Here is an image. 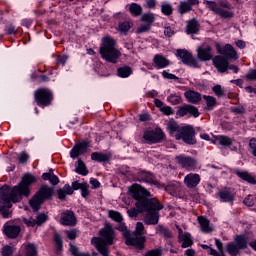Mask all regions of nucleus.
Returning a JSON list of instances; mask_svg holds the SVG:
<instances>
[{"label": "nucleus", "instance_id": "nucleus-1", "mask_svg": "<svg viewBox=\"0 0 256 256\" xmlns=\"http://www.w3.org/2000/svg\"><path fill=\"white\" fill-rule=\"evenodd\" d=\"M33 183H37V178L31 173H26L22 177L21 182L13 188L7 186L0 187V191H2L0 198L4 205L0 206V212L3 211L5 207L11 209V207H13L12 203H19L23 197H30Z\"/></svg>", "mask_w": 256, "mask_h": 256}, {"label": "nucleus", "instance_id": "nucleus-2", "mask_svg": "<svg viewBox=\"0 0 256 256\" xmlns=\"http://www.w3.org/2000/svg\"><path fill=\"white\" fill-rule=\"evenodd\" d=\"M100 237H93L91 245L103 256H109V245L115 241V230L111 224H105L104 228L99 231Z\"/></svg>", "mask_w": 256, "mask_h": 256}, {"label": "nucleus", "instance_id": "nucleus-3", "mask_svg": "<svg viewBox=\"0 0 256 256\" xmlns=\"http://www.w3.org/2000/svg\"><path fill=\"white\" fill-rule=\"evenodd\" d=\"M136 209H138L140 213H145L144 223L146 225H157L160 217L159 211L163 209V205L159 203V200H150L136 203Z\"/></svg>", "mask_w": 256, "mask_h": 256}, {"label": "nucleus", "instance_id": "nucleus-4", "mask_svg": "<svg viewBox=\"0 0 256 256\" xmlns=\"http://www.w3.org/2000/svg\"><path fill=\"white\" fill-rule=\"evenodd\" d=\"M100 55L108 63L117 64L121 57V51L117 49V41L109 36L104 37L100 47Z\"/></svg>", "mask_w": 256, "mask_h": 256}, {"label": "nucleus", "instance_id": "nucleus-5", "mask_svg": "<svg viewBox=\"0 0 256 256\" xmlns=\"http://www.w3.org/2000/svg\"><path fill=\"white\" fill-rule=\"evenodd\" d=\"M81 190V195L84 199L89 197V184L87 182L79 183L77 181L72 182V186L66 184L63 188L57 190L58 199L65 201L67 195H73L74 191Z\"/></svg>", "mask_w": 256, "mask_h": 256}, {"label": "nucleus", "instance_id": "nucleus-6", "mask_svg": "<svg viewBox=\"0 0 256 256\" xmlns=\"http://www.w3.org/2000/svg\"><path fill=\"white\" fill-rule=\"evenodd\" d=\"M52 197L53 188L47 185H42L36 194L29 200V205L32 208V211L37 213V211L41 209V205H43L45 201L51 199Z\"/></svg>", "mask_w": 256, "mask_h": 256}, {"label": "nucleus", "instance_id": "nucleus-7", "mask_svg": "<svg viewBox=\"0 0 256 256\" xmlns=\"http://www.w3.org/2000/svg\"><path fill=\"white\" fill-rule=\"evenodd\" d=\"M145 225L143 222H137L134 232L130 233V239L126 242L129 247H136V249H145Z\"/></svg>", "mask_w": 256, "mask_h": 256}, {"label": "nucleus", "instance_id": "nucleus-8", "mask_svg": "<svg viewBox=\"0 0 256 256\" xmlns=\"http://www.w3.org/2000/svg\"><path fill=\"white\" fill-rule=\"evenodd\" d=\"M247 245L249 241L245 235H236L234 242L228 243L226 249L231 256H237L241 249H247Z\"/></svg>", "mask_w": 256, "mask_h": 256}, {"label": "nucleus", "instance_id": "nucleus-9", "mask_svg": "<svg viewBox=\"0 0 256 256\" xmlns=\"http://www.w3.org/2000/svg\"><path fill=\"white\" fill-rule=\"evenodd\" d=\"M130 194L137 202L136 203H146V201H157V199L152 198L149 199V191L147 189L143 188L139 184H133L129 188Z\"/></svg>", "mask_w": 256, "mask_h": 256}, {"label": "nucleus", "instance_id": "nucleus-10", "mask_svg": "<svg viewBox=\"0 0 256 256\" xmlns=\"http://www.w3.org/2000/svg\"><path fill=\"white\" fill-rule=\"evenodd\" d=\"M175 139L179 141L182 139L187 145H195L197 139H195V129L192 126L182 127L180 133L175 135Z\"/></svg>", "mask_w": 256, "mask_h": 256}, {"label": "nucleus", "instance_id": "nucleus-11", "mask_svg": "<svg viewBox=\"0 0 256 256\" xmlns=\"http://www.w3.org/2000/svg\"><path fill=\"white\" fill-rule=\"evenodd\" d=\"M165 138V134L161 130V128H156L155 130L145 131L143 134L144 143H148L149 145H153L155 143H160Z\"/></svg>", "mask_w": 256, "mask_h": 256}, {"label": "nucleus", "instance_id": "nucleus-12", "mask_svg": "<svg viewBox=\"0 0 256 256\" xmlns=\"http://www.w3.org/2000/svg\"><path fill=\"white\" fill-rule=\"evenodd\" d=\"M175 161L178 165H181L183 169H195V167H197V160L191 156L180 154L175 157Z\"/></svg>", "mask_w": 256, "mask_h": 256}, {"label": "nucleus", "instance_id": "nucleus-13", "mask_svg": "<svg viewBox=\"0 0 256 256\" xmlns=\"http://www.w3.org/2000/svg\"><path fill=\"white\" fill-rule=\"evenodd\" d=\"M35 99L39 105H50L53 95L47 89H39L35 93Z\"/></svg>", "mask_w": 256, "mask_h": 256}, {"label": "nucleus", "instance_id": "nucleus-14", "mask_svg": "<svg viewBox=\"0 0 256 256\" xmlns=\"http://www.w3.org/2000/svg\"><path fill=\"white\" fill-rule=\"evenodd\" d=\"M216 49L220 55H223L226 59H239L237 51L230 44H226L224 48L221 45L216 44Z\"/></svg>", "mask_w": 256, "mask_h": 256}, {"label": "nucleus", "instance_id": "nucleus-15", "mask_svg": "<svg viewBox=\"0 0 256 256\" xmlns=\"http://www.w3.org/2000/svg\"><path fill=\"white\" fill-rule=\"evenodd\" d=\"M177 57L181 59L184 65H190L191 67H199L197 60L193 58V54H191L187 50H177Z\"/></svg>", "mask_w": 256, "mask_h": 256}, {"label": "nucleus", "instance_id": "nucleus-16", "mask_svg": "<svg viewBox=\"0 0 256 256\" xmlns=\"http://www.w3.org/2000/svg\"><path fill=\"white\" fill-rule=\"evenodd\" d=\"M60 223L67 227H74V225H77V218H75L73 211L66 210L61 214Z\"/></svg>", "mask_w": 256, "mask_h": 256}, {"label": "nucleus", "instance_id": "nucleus-17", "mask_svg": "<svg viewBox=\"0 0 256 256\" xmlns=\"http://www.w3.org/2000/svg\"><path fill=\"white\" fill-rule=\"evenodd\" d=\"M176 115L178 117H185V115H192V117H199V109L197 107L192 106V105H184L178 108Z\"/></svg>", "mask_w": 256, "mask_h": 256}, {"label": "nucleus", "instance_id": "nucleus-18", "mask_svg": "<svg viewBox=\"0 0 256 256\" xmlns=\"http://www.w3.org/2000/svg\"><path fill=\"white\" fill-rule=\"evenodd\" d=\"M213 48L211 46H199L197 48V57L200 61H211L213 59Z\"/></svg>", "mask_w": 256, "mask_h": 256}, {"label": "nucleus", "instance_id": "nucleus-19", "mask_svg": "<svg viewBox=\"0 0 256 256\" xmlns=\"http://www.w3.org/2000/svg\"><path fill=\"white\" fill-rule=\"evenodd\" d=\"M213 64H214V67L218 69L219 73H226L229 69V61L223 58V56L214 57Z\"/></svg>", "mask_w": 256, "mask_h": 256}, {"label": "nucleus", "instance_id": "nucleus-20", "mask_svg": "<svg viewBox=\"0 0 256 256\" xmlns=\"http://www.w3.org/2000/svg\"><path fill=\"white\" fill-rule=\"evenodd\" d=\"M184 183L188 189H195L201 183V176L199 174L190 173L185 176Z\"/></svg>", "mask_w": 256, "mask_h": 256}, {"label": "nucleus", "instance_id": "nucleus-21", "mask_svg": "<svg viewBox=\"0 0 256 256\" xmlns=\"http://www.w3.org/2000/svg\"><path fill=\"white\" fill-rule=\"evenodd\" d=\"M89 148V143L82 142L79 144H76L73 149L70 151V157L72 159H77L81 153H85L87 149Z\"/></svg>", "mask_w": 256, "mask_h": 256}, {"label": "nucleus", "instance_id": "nucleus-22", "mask_svg": "<svg viewBox=\"0 0 256 256\" xmlns=\"http://www.w3.org/2000/svg\"><path fill=\"white\" fill-rule=\"evenodd\" d=\"M4 233L6 237H9V239H16V237H19V233H21V227L17 225L5 226Z\"/></svg>", "mask_w": 256, "mask_h": 256}, {"label": "nucleus", "instance_id": "nucleus-23", "mask_svg": "<svg viewBox=\"0 0 256 256\" xmlns=\"http://www.w3.org/2000/svg\"><path fill=\"white\" fill-rule=\"evenodd\" d=\"M218 196L222 203H233L235 201V194L231 190H222L218 192Z\"/></svg>", "mask_w": 256, "mask_h": 256}, {"label": "nucleus", "instance_id": "nucleus-24", "mask_svg": "<svg viewBox=\"0 0 256 256\" xmlns=\"http://www.w3.org/2000/svg\"><path fill=\"white\" fill-rule=\"evenodd\" d=\"M43 181H49L51 185H59V177L55 175L53 169H50L48 172L42 174Z\"/></svg>", "mask_w": 256, "mask_h": 256}, {"label": "nucleus", "instance_id": "nucleus-25", "mask_svg": "<svg viewBox=\"0 0 256 256\" xmlns=\"http://www.w3.org/2000/svg\"><path fill=\"white\" fill-rule=\"evenodd\" d=\"M184 96L186 97L187 101H189V103L197 104L199 101H201V94L193 90L186 91Z\"/></svg>", "mask_w": 256, "mask_h": 256}, {"label": "nucleus", "instance_id": "nucleus-26", "mask_svg": "<svg viewBox=\"0 0 256 256\" xmlns=\"http://www.w3.org/2000/svg\"><path fill=\"white\" fill-rule=\"evenodd\" d=\"M154 63L157 69H165V67H169V60L159 54L154 56Z\"/></svg>", "mask_w": 256, "mask_h": 256}, {"label": "nucleus", "instance_id": "nucleus-27", "mask_svg": "<svg viewBox=\"0 0 256 256\" xmlns=\"http://www.w3.org/2000/svg\"><path fill=\"white\" fill-rule=\"evenodd\" d=\"M186 33L188 35H195L199 33V22H197L195 19L188 21L186 26Z\"/></svg>", "mask_w": 256, "mask_h": 256}, {"label": "nucleus", "instance_id": "nucleus-28", "mask_svg": "<svg viewBox=\"0 0 256 256\" xmlns=\"http://www.w3.org/2000/svg\"><path fill=\"white\" fill-rule=\"evenodd\" d=\"M179 242L182 243V249H187V247H191L193 245V239H191V234L185 232L182 236L178 237Z\"/></svg>", "mask_w": 256, "mask_h": 256}, {"label": "nucleus", "instance_id": "nucleus-29", "mask_svg": "<svg viewBox=\"0 0 256 256\" xmlns=\"http://www.w3.org/2000/svg\"><path fill=\"white\" fill-rule=\"evenodd\" d=\"M167 130L172 137H175L178 133H181V128H179V124L175 120H170L167 123Z\"/></svg>", "mask_w": 256, "mask_h": 256}, {"label": "nucleus", "instance_id": "nucleus-30", "mask_svg": "<svg viewBox=\"0 0 256 256\" xmlns=\"http://www.w3.org/2000/svg\"><path fill=\"white\" fill-rule=\"evenodd\" d=\"M118 226L117 229L118 231H121L124 239H125V243L127 245V241H129V239H131V230H129V228H127V226L125 225V223H123V221L118 222Z\"/></svg>", "mask_w": 256, "mask_h": 256}, {"label": "nucleus", "instance_id": "nucleus-31", "mask_svg": "<svg viewBox=\"0 0 256 256\" xmlns=\"http://www.w3.org/2000/svg\"><path fill=\"white\" fill-rule=\"evenodd\" d=\"M92 161H98V163H105L111 159L109 154H103L100 152H94L91 154Z\"/></svg>", "mask_w": 256, "mask_h": 256}, {"label": "nucleus", "instance_id": "nucleus-32", "mask_svg": "<svg viewBox=\"0 0 256 256\" xmlns=\"http://www.w3.org/2000/svg\"><path fill=\"white\" fill-rule=\"evenodd\" d=\"M140 181H144L145 183H150L151 185H159V182L155 180L153 174L149 172H142L140 174Z\"/></svg>", "mask_w": 256, "mask_h": 256}, {"label": "nucleus", "instance_id": "nucleus-33", "mask_svg": "<svg viewBox=\"0 0 256 256\" xmlns=\"http://www.w3.org/2000/svg\"><path fill=\"white\" fill-rule=\"evenodd\" d=\"M198 223L201 227L202 233H211L212 229L209 226V220H207L203 216H200V217H198Z\"/></svg>", "mask_w": 256, "mask_h": 256}, {"label": "nucleus", "instance_id": "nucleus-34", "mask_svg": "<svg viewBox=\"0 0 256 256\" xmlns=\"http://www.w3.org/2000/svg\"><path fill=\"white\" fill-rule=\"evenodd\" d=\"M118 77L125 79L132 75L133 69L130 66H123L117 69Z\"/></svg>", "mask_w": 256, "mask_h": 256}, {"label": "nucleus", "instance_id": "nucleus-35", "mask_svg": "<svg viewBox=\"0 0 256 256\" xmlns=\"http://www.w3.org/2000/svg\"><path fill=\"white\" fill-rule=\"evenodd\" d=\"M236 175L240 177V179H243L244 181H247L248 183H251L252 185H256V180L249 172H241L239 170L236 171Z\"/></svg>", "mask_w": 256, "mask_h": 256}, {"label": "nucleus", "instance_id": "nucleus-36", "mask_svg": "<svg viewBox=\"0 0 256 256\" xmlns=\"http://www.w3.org/2000/svg\"><path fill=\"white\" fill-rule=\"evenodd\" d=\"M156 233H158L159 235H163L165 239H171V237H173V233H171L170 230L167 229V227L161 224L156 227Z\"/></svg>", "mask_w": 256, "mask_h": 256}, {"label": "nucleus", "instance_id": "nucleus-37", "mask_svg": "<svg viewBox=\"0 0 256 256\" xmlns=\"http://www.w3.org/2000/svg\"><path fill=\"white\" fill-rule=\"evenodd\" d=\"M189 11H193L191 4H188L187 1H181L178 6V13H180V15H185V13H189Z\"/></svg>", "mask_w": 256, "mask_h": 256}, {"label": "nucleus", "instance_id": "nucleus-38", "mask_svg": "<svg viewBox=\"0 0 256 256\" xmlns=\"http://www.w3.org/2000/svg\"><path fill=\"white\" fill-rule=\"evenodd\" d=\"M129 11L132 15H134V17H139V15L143 13V7L137 3H132L129 6Z\"/></svg>", "mask_w": 256, "mask_h": 256}, {"label": "nucleus", "instance_id": "nucleus-39", "mask_svg": "<svg viewBox=\"0 0 256 256\" xmlns=\"http://www.w3.org/2000/svg\"><path fill=\"white\" fill-rule=\"evenodd\" d=\"M76 173H79V175H88L89 171H87V166H85V163L83 160L78 159L76 164Z\"/></svg>", "mask_w": 256, "mask_h": 256}, {"label": "nucleus", "instance_id": "nucleus-40", "mask_svg": "<svg viewBox=\"0 0 256 256\" xmlns=\"http://www.w3.org/2000/svg\"><path fill=\"white\" fill-rule=\"evenodd\" d=\"M216 141H218L219 145H222V147H230V145H233V140L229 138V136H217Z\"/></svg>", "mask_w": 256, "mask_h": 256}, {"label": "nucleus", "instance_id": "nucleus-41", "mask_svg": "<svg viewBox=\"0 0 256 256\" xmlns=\"http://www.w3.org/2000/svg\"><path fill=\"white\" fill-rule=\"evenodd\" d=\"M216 15H219L221 19H233L235 14L229 10H225L223 8H220Z\"/></svg>", "mask_w": 256, "mask_h": 256}, {"label": "nucleus", "instance_id": "nucleus-42", "mask_svg": "<svg viewBox=\"0 0 256 256\" xmlns=\"http://www.w3.org/2000/svg\"><path fill=\"white\" fill-rule=\"evenodd\" d=\"M203 99L206 101L207 109L211 111L215 105H217V99L213 96L204 95Z\"/></svg>", "mask_w": 256, "mask_h": 256}, {"label": "nucleus", "instance_id": "nucleus-43", "mask_svg": "<svg viewBox=\"0 0 256 256\" xmlns=\"http://www.w3.org/2000/svg\"><path fill=\"white\" fill-rule=\"evenodd\" d=\"M108 217H110L112 221H116V223H121V221H123V216L121 215V213L115 210H110L108 212Z\"/></svg>", "mask_w": 256, "mask_h": 256}, {"label": "nucleus", "instance_id": "nucleus-44", "mask_svg": "<svg viewBox=\"0 0 256 256\" xmlns=\"http://www.w3.org/2000/svg\"><path fill=\"white\" fill-rule=\"evenodd\" d=\"M141 21L146 25H151L155 22V15L153 13H145L141 16Z\"/></svg>", "mask_w": 256, "mask_h": 256}, {"label": "nucleus", "instance_id": "nucleus-45", "mask_svg": "<svg viewBox=\"0 0 256 256\" xmlns=\"http://www.w3.org/2000/svg\"><path fill=\"white\" fill-rule=\"evenodd\" d=\"M69 251L74 256H91V254H89V253H84V252L79 251V247H77V246H75L73 244H70Z\"/></svg>", "mask_w": 256, "mask_h": 256}, {"label": "nucleus", "instance_id": "nucleus-46", "mask_svg": "<svg viewBox=\"0 0 256 256\" xmlns=\"http://www.w3.org/2000/svg\"><path fill=\"white\" fill-rule=\"evenodd\" d=\"M167 101L171 103V105H179V103H181V96L170 94L167 98Z\"/></svg>", "mask_w": 256, "mask_h": 256}, {"label": "nucleus", "instance_id": "nucleus-47", "mask_svg": "<svg viewBox=\"0 0 256 256\" xmlns=\"http://www.w3.org/2000/svg\"><path fill=\"white\" fill-rule=\"evenodd\" d=\"M54 241L56 243L57 251H61L63 249V239L61 238V235H59V233L57 232H55L54 234Z\"/></svg>", "mask_w": 256, "mask_h": 256}, {"label": "nucleus", "instance_id": "nucleus-48", "mask_svg": "<svg viewBox=\"0 0 256 256\" xmlns=\"http://www.w3.org/2000/svg\"><path fill=\"white\" fill-rule=\"evenodd\" d=\"M166 191H168L171 195H175L177 191H179V183H171L166 186Z\"/></svg>", "mask_w": 256, "mask_h": 256}, {"label": "nucleus", "instance_id": "nucleus-49", "mask_svg": "<svg viewBox=\"0 0 256 256\" xmlns=\"http://www.w3.org/2000/svg\"><path fill=\"white\" fill-rule=\"evenodd\" d=\"M161 11H162L163 15H172L173 6H171V4L164 3L161 6Z\"/></svg>", "mask_w": 256, "mask_h": 256}, {"label": "nucleus", "instance_id": "nucleus-50", "mask_svg": "<svg viewBox=\"0 0 256 256\" xmlns=\"http://www.w3.org/2000/svg\"><path fill=\"white\" fill-rule=\"evenodd\" d=\"M213 93H215L216 97H225V91L223 90V87L221 85H215L212 88Z\"/></svg>", "mask_w": 256, "mask_h": 256}, {"label": "nucleus", "instance_id": "nucleus-51", "mask_svg": "<svg viewBox=\"0 0 256 256\" xmlns=\"http://www.w3.org/2000/svg\"><path fill=\"white\" fill-rule=\"evenodd\" d=\"M118 29L120 33H127L129 29H131V23L130 22H121L118 26Z\"/></svg>", "mask_w": 256, "mask_h": 256}, {"label": "nucleus", "instance_id": "nucleus-52", "mask_svg": "<svg viewBox=\"0 0 256 256\" xmlns=\"http://www.w3.org/2000/svg\"><path fill=\"white\" fill-rule=\"evenodd\" d=\"M2 256H11L13 255V253H15V248L14 247H11L9 245L7 246H4L2 248Z\"/></svg>", "mask_w": 256, "mask_h": 256}, {"label": "nucleus", "instance_id": "nucleus-53", "mask_svg": "<svg viewBox=\"0 0 256 256\" xmlns=\"http://www.w3.org/2000/svg\"><path fill=\"white\" fill-rule=\"evenodd\" d=\"M206 5H208V9H210V11H213V13H215L216 15L219 9H221L217 6V2L215 1H206Z\"/></svg>", "mask_w": 256, "mask_h": 256}, {"label": "nucleus", "instance_id": "nucleus-54", "mask_svg": "<svg viewBox=\"0 0 256 256\" xmlns=\"http://www.w3.org/2000/svg\"><path fill=\"white\" fill-rule=\"evenodd\" d=\"M162 255H163V250H161L160 248L149 250L144 254V256H162Z\"/></svg>", "mask_w": 256, "mask_h": 256}, {"label": "nucleus", "instance_id": "nucleus-55", "mask_svg": "<svg viewBox=\"0 0 256 256\" xmlns=\"http://www.w3.org/2000/svg\"><path fill=\"white\" fill-rule=\"evenodd\" d=\"M47 219H49V217L44 214V213H41V214H38L36 216V225H43V223H45V221H47Z\"/></svg>", "mask_w": 256, "mask_h": 256}, {"label": "nucleus", "instance_id": "nucleus-56", "mask_svg": "<svg viewBox=\"0 0 256 256\" xmlns=\"http://www.w3.org/2000/svg\"><path fill=\"white\" fill-rule=\"evenodd\" d=\"M250 153L256 157V138L250 139L249 142Z\"/></svg>", "mask_w": 256, "mask_h": 256}, {"label": "nucleus", "instance_id": "nucleus-57", "mask_svg": "<svg viewBox=\"0 0 256 256\" xmlns=\"http://www.w3.org/2000/svg\"><path fill=\"white\" fill-rule=\"evenodd\" d=\"M23 223H25L27 227H35V225H37V221L33 218H30V219L23 218Z\"/></svg>", "mask_w": 256, "mask_h": 256}, {"label": "nucleus", "instance_id": "nucleus-58", "mask_svg": "<svg viewBox=\"0 0 256 256\" xmlns=\"http://www.w3.org/2000/svg\"><path fill=\"white\" fill-rule=\"evenodd\" d=\"M232 113H235V115H243L245 113V107H232Z\"/></svg>", "mask_w": 256, "mask_h": 256}, {"label": "nucleus", "instance_id": "nucleus-59", "mask_svg": "<svg viewBox=\"0 0 256 256\" xmlns=\"http://www.w3.org/2000/svg\"><path fill=\"white\" fill-rule=\"evenodd\" d=\"M160 111H162L164 115H173V113H175L173 108L170 106H164Z\"/></svg>", "mask_w": 256, "mask_h": 256}, {"label": "nucleus", "instance_id": "nucleus-60", "mask_svg": "<svg viewBox=\"0 0 256 256\" xmlns=\"http://www.w3.org/2000/svg\"><path fill=\"white\" fill-rule=\"evenodd\" d=\"M151 30V25L149 24H144L141 25L138 29H137V33H147V31Z\"/></svg>", "mask_w": 256, "mask_h": 256}, {"label": "nucleus", "instance_id": "nucleus-61", "mask_svg": "<svg viewBox=\"0 0 256 256\" xmlns=\"http://www.w3.org/2000/svg\"><path fill=\"white\" fill-rule=\"evenodd\" d=\"M246 79H248V81H256V69L255 70H250L246 74Z\"/></svg>", "mask_w": 256, "mask_h": 256}, {"label": "nucleus", "instance_id": "nucleus-62", "mask_svg": "<svg viewBox=\"0 0 256 256\" xmlns=\"http://www.w3.org/2000/svg\"><path fill=\"white\" fill-rule=\"evenodd\" d=\"M127 213L128 217H137V215H139L141 212L139 211V208H131L127 210Z\"/></svg>", "mask_w": 256, "mask_h": 256}, {"label": "nucleus", "instance_id": "nucleus-63", "mask_svg": "<svg viewBox=\"0 0 256 256\" xmlns=\"http://www.w3.org/2000/svg\"><path fill=\"white\" fill-rule=\"evenodd\" d=\"M162 77H164V79H174V80L179 79V77L175 76L174 74L169 73L167 70H164L162 72Z\"/></svg>", "mask_w": 256, "mask_h": 256}, {"label": "nucleus", "instance_id": "nucleus-64", "mask_svg": "<svg viewBox=\"0 0 256 256\" xmlns=\"http://www.w3.org/2000/svg\"><path fill=\"white\" fill-rule=\"evenodd\" d=\"M219 7H222V9H233V5L228 3L226 0L220 1Z\"/></svg>", "mask_w": 256, "mask_h": 256}]
</instances>
